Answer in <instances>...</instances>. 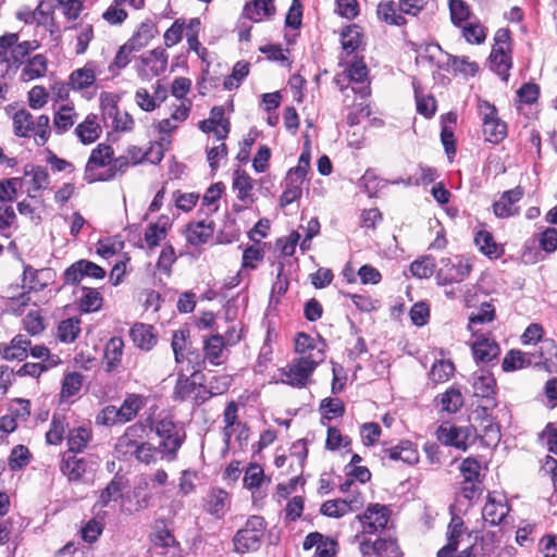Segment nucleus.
<instances>
[{"mask_svg": "<svg viewBox=\"0 0 557 557\" xmlns=\"http://www.w3.org/2000/svg\"><path fill=\"white\" fill-rule=\"evenodd\" d=\"M448 9L453 25L461 27L471 17V9L465 0H449Z\"/></svg>", "mask_w": 557, "mask_h": 557, "instance_id": "nucleus-43", "label": "nucleus"}, {"mask_svg": "<svg viewBox=\"0 0 557 557\" xmlns=\"http://www.w3.org/2000/svg\"><path fill=\"white\" fill-rule=\"evenodd\" d=\"M509 512V507L506 504L503 495L490 493L487 500L482 509V517L490 525L500 524Z\"/></svg>", "mask_w": 557, "mask_h": 557, "instance_id": "nucleus-18", "label": "nucleus"}, {"mask_svg": "<svg viewBox=\"0 0 557 557\" xmlns=\"http://www.w3.org/2000/svg\"><path fill=\"white\" fill-rule=\"evenodd\" d=\"M199 374L200 373L197 370H194L190 376L178 373V377L173 391V398L180 401L186 400L196 391V380Z\"/></svg>", "mask_w": 557, "mask_h": 557, "instance_id": "nucleus-31", "label": "nucleus"}, {"mask_svg": "<svg viewBox=\"0 0 557 557\" xmlns=\"http://www.w3.org/2000/svg\"><path fill=\"white\" fill-rule=\"evenodd\" d=\"M140 74L144 77H156L165 72L168 66V54L162 48L153 49L141 55Z\"/></svg>", "mask_w": 557, "mask_h": 557, "instance_id": "nucleus-19", "label": "nucleus"}, {"mask_svg": "<svg viewBox=\"0 0 557 557\" xmlns=\"http://www.w3.org/2000/svg\"><path fill=\"white\" fill-rule=\"evenodd\" d=\"M168 226V219H161L157 223H152L147 227L145 232V240L150 248L158 246L165 237Z\"/></svg>", "mask_w": 557, "mask_h": 557, "instance_id": "nucleus-51", "label": "nucleus"}, {"mask_svg": "<svg viewBox=\"0 0 557 557\" xmlns=\"http://www.w3.org/2000/svg\"><path fill=\"white\" fill-rule=\"evenodd\" d=\"M157 34L156 23L151 20H146L139 25L137 32L128 41L139 50L147 46Z\"/></svg>", "mask_w": 557, "mask_h": 557, "instance_id": "nucleus-39", "label": "nucleus"}, {"mask_svg": "<svg viewBox=\"0 0 557 557\" xmlns=\"http://www.w3.org/2000/svg\"><path fill=\"white\" fill-rule=\"evenodd\" d=\"M123 485L121 479L113 478L104 490H102L99 499L95 506L104 508L110 502L116 500L122 496Z\"/></svg>", "mask_w": 557, "mask_h": 557, "instance_id": "nucleus-50", "label": "nucleus"}, {"mask_svg": "<svg viewBox=\"0 0 557 557\" xmlns=\"http://www.w3.org/2000/svg\"><path fill=\"white\" fill-rule=\"evenodd\" d=\"M97 120V115L90 113L75 127L74 133L82 144L88 145L99 138L101 134V127Z\"/></svg>", "mask_w": 557, "mask_h": 557, "instance_id": "nucleus-22", "label": "nucleus"}, {"mask_svg": "<svg viewBox=\"0 0 557 557\" xmlns=\"http://www.w3.org/2000/svg\"><path fill=\"white\" fill-rule=\"evenodd\" d=\"M233 189L237 191V198L245 203H252L253 199V181L245 172L236 170L233 177Z\"/></svg>", "mask_w": 557, "mask_h": 557, "instance_id": "nucleus-27", "label": "nucleus"}, {"mask_svg": "<svg viewBox=\"0 0 557 557\" xmlns=\"http://www.w3.org/2000/svg\"><path fill=\"white\" fill-rule=\"evenodd\" d=\"M454 371L455 366L451 361L440 360L432 366L429 376L433 383H443L453 375Z\"/></svg>", "mask_w": 557, "mask_h": 557, "instance_id": "nucleus-54", "label": "nucleus"}, {"mask_svg": "<svg viewBox=\"0 0 557 557\" xmlns=\"http://www.w3.org/2000/svg\"><path fill=\"white\" fill-rule=\"evenodd\" d=\"M154 430L156 434L161 438V453L170 461L176 459L177 451L186 438L184 428L173 420L165 418L156 423Z\"/></svg>", "mask_w": 557, "mask_h": 557, "instance_id": "nucleus-4", "label": "nucleus"}, {"mask_svg": "<svg viewBox=\"0 0 557 557\" xmlns=\"http://www.w3.org/2000/svg\"><path fill=\"white\" fill-rule=\"evenodd\" d=\"M91 438V431L87 428L78 426L70 430L67 435L69 449L65 453H82L87 447Z\"/></svg>", "mask_w": 557, "mask_h": 557, "instance_id": "nucleus-34", "label": "nucleus"}, {"mask_svg": "<svg viewBox=\"0 0 557 557\" xmlns=\"http://www.w3.org/2000/svg\"><path fill=\"white\" fill-rule=\"evenodd\" d=\"M48 60L44 54H36L30 58L24 65L21 78L24 82L34 81L46 75Z\"/></svg>", "mask_w": 557, "mask_h": 557, "instance_id": "nucleus-30", "label": "nucleus"}, {"mask_svg": "<svg viewBox=\"0 0 557 557\" xmlns=\"http://www.w3.org/2000/svg\"><path fill=\"white\" fill-rule=\"evenodd\" d=\"M284 265L282 263L277 267L276 280L272 285L270 301L277 302L280 297L283 296L288 289V278L284 275Z\"/></svg>", "mask_w": 557, "mask_h": 557, "instance_id": "nucleus-63", "label": "nucleus"}, {"mask_svg": "<svg viewBox=\"0 0 557 557\" xmlns=\"http://www.w3.org/2000/svg\"><path fill=\"white\" fill-rule=\"evenodd\" d=\"M540 361H534V364H543L544 368L549 372H557V345L553 339L541 341L540 346Z\"/></svg>", "mask_w": 557, "mask_h": 557, "instance_id": "nucleus-32", "label": "nucleus"}, {"mask_svg": "<svg viewBox=\"0 0 557 557\" xmlns=\"http://www.w3.org/2000/svg\"><path fill=\"white\" fill-rule=\"evenodd\" d=\"M97 462L90 457H77V454L63 453L61 455L60 471L70 482H79L84 474L94 470Z\"/></svg>", "mask_w": 557, "mask_h": 557, "instance_id": "nucleus-13", "label": "nucleus"}, {"mask_svg": "<svg viewBox=\"0 0 557 557\" xmlns=\"http://www.w3.org/2000/svg\"><path fill=\"white\" fill-rule=\"evenodd\" d=\"M84 375L79 372H69L64 375L60 396L62 399H69L78 394L83 386Z\"/></svg>", "mask_w": 557, "mask_h": 557, "instance_id": "nucleus-44", "label": "nucleus"}, {"mask_svg": "<svg viewBox=\"0 0 557 557\" xmlns=\"http://www.w3.org/2000/svg\"><path fill=\"white\" fill-rule=\"evenodd\" d=\"M459 470L463 478L462 481H481V465L475 458L463 459Z\"/></svg>", "mask_w": 557, "mask_h": 557, "instance_id": "nucleus-60", "label": "nucleus"}, {"mask_svg": "<svg viewBox=\"0 0 557 557\" xmlns=\"http://www.w3.org/2000/svg\"><path fill=\"white\" fill-rule=\"evenodd\" d=\"M96 82L95 65L88 62L84 67L73 71L70 75V83L76 90L90 87Z\"/></svg>", "mask_w": 557, "mask_h": 557, "instance_id": "nucleus-36", "label": "nucleus"}, {"mask_svg": "<svg viewBox=\"0 0 557 557\" xmlns=\"http://www.w3.org/2000/svg\"><path fill=\"white\" fill-rule=\"evenodd\" d=\"M78 114L73 106L62 104L53 116V126L58 134H64L75 124Z\"/></svg>", "mask_w": 557, "mask_h": 557, "instance_id": "nucleus-29", "label": "nucleus"}, {"mask_svg": "<svg viewBox=\"0 0 557 557\" xmlns=\"http://www.w3.org/2000/svg\"><path fill=\"white\" fill-rule=\"evenodd\" d=\"M138 50L129 41L123 45L115 54L113 62L110 64L109 70H122L126 67L131 62V54L133 51Z\"/></svg>", "mask_w": 557, "mask_h": 557, "instance_id": "nucleus-62", "label": "nucleus"}, {"mask_svg": "<svg viewBox=\"0 0 557 557\" xmlns=\"http://www.w3.org/2000/svg\"><path fill=\"white\" fill-rule=\"evenodd\" d=\"M275 13L274 0H251L245 5V15L252 22L269 18Z\"/></svg>", "mask_w": 557, "mask_h": 557, "instance_id": "nucleus-25", "label": "nucleus"}, {"mask_svg": "<svg viewBox=\"0 0 557 557\" xmlns=\"http://www.w3.org/2000/svg\"><path fill=\"white\" fill-rule=\"evenodd\" d=\"M320 512L330 518H341L349 512L347 499H331L321 505Z\"/></svg>", "mask_w": 557, "mask_h": 557, "instance_id": "nucleus-56", "label": "nucleus"}, {"mask_svg": "<svg viewBox=\"0 0 557 557\" xmlns=\"http://www.w3.org/2000/svg\"><path fill=\"white\" fill-rule=\"evenodd\" d=\"M14 134L18 137H30L34 135L35 143L44 146L51 133L50 119L46 114L34 117L30 112L25 109L18 110L13 116Z\"/></svg>", "mask_w": 557, "mask_h": 557, "instance_id": "nucleus-1", "label": "nucleus"}, {"mask_svg": "<svg viewBox=\"0 0 557 557\" xmlns=\"http://www.w3.org/2000/svg\"><path fill=\"white\" fill-rule=\"evenodd\" d=\"M398 11L393 2L380 3L377 7L380 20L391 25L401 26L406 23V18Z\"/></svg>", "mask_w": 557, "mask_h": 557, "instance_id": "nucleus-53", "label": "nucleus"}, {"mask_svg": "<svg viewBox=\"0 0 557 557\" xmlns=\"http://www.w3.org/2000/svg\"><path fill=\"white\" fill-rule=\"evenodd\" d=\"M74 29L77 32L76 54H83L86 52L89 42L94 38L92 26L90 24H78Z\"/></svg>", "mask_w": 557, "mask_h": 557, "instance_id": "nucleus-61", "label": "nucleus"}, {"mask_svg": "<svg viewBox=\"0 0 557 557\" xmlns=\"http://www.w3.org/2000/svg\"><path fill=\"white\" fill-rule=\"evenodd\" d=\"M471 269V264L459 257L442 258L440 260V269L436 272L437 284L460 283L469 276Z\"/></svg>", "mask_w": 557, "mask_h": 557, "instance_id": "nucleus-9", "label": "nucleus"}, {"mask_svg": "<svg viewBox=\"0 0 557 557\" xmlns=\"http://www.w3.org/2000/svg\"><path fill=\"white\" fill-rule=\"evenodd\" d=\"M124 342L121 337H112L104 349V361L108 371L115 369L123 356Z\"/></svg>", "mask_w": 557, "mask_h": 557, "instance_id": "nucleus-40", "label": "nucleus"}, {"mask_svg": "<svg viewBox=\"0 0 557 557\" xmlns=\"http://www.w3.org/2000/svg\"><path fill=\"white\" fill-rule=\"evenodd\" d=\"M29 460L30 453L28 448L24 445H17L11 451L9 457V467L13 471L21 470L28 465Z\"/></svg>", "mask_w": 557, "mask_h": 557, "instance_id": "nucleus-57", "label": "nucleus"}, {"mask_svg": "<svg viewBox=\"0 0 557 557\" xmlns=\"http://www.w3.org/2000/svg\"><path fill=\"white\" fill-rule=\"evenodd\" d=\"M442 409L448 413H456L463 406V396L458 388L450 387L441 395Z\"/></svg>", "mask_w": 557, "mask_h": 557, "instance_id": "nucleus-49", "label": "nucleus"}, {"mask_svg": "<svg viewBox=\"0 0 557 557\" xmlns=\"http://www.w3.org/2000/svg\"><path fill=\"white\" fill-rule=\"evenodd\" d=\"M213 232L214 230L211 222L207 223L206 221H200L190 223L187 225L186 238L190 245L199 246L207 243L213 235Z\"/></svg>", "mask_w": 557, "mask_h": 557, "instance_id": "nucleus-28", "label": "nucleus"}, {"mask_svg": "<svg viewBox=\"0 0 557 557\" xmlns=\"http://www.w3.org/2000/svg\"><path fill=\"white\" fill-rule=\"evenodd\" d=\"M474 243L479 250L491 259H497L504 252L503 248L497 245L493 235L487 231H479L474 236Z\"/></svg>", "mask_w": 557, "mask_h": 557, "instance_id": "nucleus-33", "label": "nucleus"}, {"mask_svg": "<svg viewBox=\"0 0 557 557\" xmlns=\"http://www.w3.org/2000/svg\"><path fill=\"white\" fill-rule=\"evenodd\" d=\"M533 354L522 352L520 350H510L503 360L504 371H515L531 366Z\"/></svg>", "mask_w": 557, "mask_h": 557, "instance_id": "nucleus-41", "label": "nucleus"}, {"mask_svg": "<svg viewBox=\"0 0 557 557\" xmlns=\"http://www.w3.org/2000/svg\"><path fill=\"white\" fill-rule=\"evenodd\" d=\"M65 418L60 414H54L50 422V428L46 433V442L49 445H59L64 438L66 429Z\"/></svg>", "mask_w": 557, "mask_h": 557, "instance_id": "nucleus-48", "label": "nucleus"}, {"mask_svg": "<svg viewBox=\"0 0 557 557\" xmlns=\"http://www.w3.org/2000/svg\"><path fill=\"white\" fill-rule=\"evenodd\" d=\"M391 510L381 504H370L362 515L356 518L361 523L363 534H375L383 531L389 520Z\"/></svg>", "mask_w": 557, "mask_h": 557, "instance_id": "nucleus-11", "label": "nucleus"}, {"mask_svg": "<svg viewBox=\"0 0 557 557\" xmlns=\"http://www.w3.org/2000/svg\"><path fill=\"white\" fill-rule=\"evenodd\" d=\"M523 194L524 191L520 186L504 191L500 198L493 205L494 214L499 219H507L519 214L517 203L522 199Z\"/></svg>", "mask_w": 557, "mask_h": 557, "instance_id": "nucleus-16", "label": "nucleus"}, {"mask_svg": "<svg viewBox=\"0 0 557 557\" xmlns=\"http://www.w3.org/2000/svg\"><path fill=\"white\" fill-rule=\"evenodd\" d=\"M462 27V36L469 44H482L486 38V28L476 23H468Z\"/></svg>", "mask_w": 557, "mask_h": 557, "instance_id": "nucleus-59", "label": "nucleus"}, {"mask_svg": "<svg viewBox=\"0 0 557 557\" xmlns=\"http://www.w3.org/2000/svg\"><path fill=\"white\" fill-rule=\"evenodd\" d=\"M81 321L77 318H70L60 322L58 337L63 343H73L81 333Z\"/></svg>", "mask_w": 557, "mask_h": 557, "instance_id": "nucleus-46", "label": "nucleus"}, {"mask_svg": "<svg viewBox=\"0 0 557 557\" xmlns=\"http://www.w3.org/2000/svg\"><path fill=\"white\" fill-rule=\"evenodd\" d=\"M30 344V339L25 334H17L14 336L9 344L11 359L18 361L26 359Z\"/></svg>", "mask_w": 557, "mask_h": 557, "instance_id": "nucleus-47", "label": "nucleus"}, {"mask_svg": "<svg viewBox=\"0 0 557 557\" xmlns=\"http://www.w3.org/2000/svg\"><path fill=\"white\" fill-rule=\"evenodd\" d=\"M362 34L356 24L343 28L341 33L342 47L347 53L355 52L361 45Z\"/></svg>", "mask_w": 557, "mask_h": 557, "instance_id": "nucleus-42", "label": "nucleus"}, {"mask_svg": "<svg viewBox=\"0 0 557 557\" xmlns=\"http://www.w3.org/2000/svg\"><path fill=\"white\" fill-rule=\"evenodd\" d=\"M322 360L323 351L321 349H318L317 354L295 358L286 368L281 369L282 383L298 388L305 387L318 363Z\"/></svg>", "mask_w": 557, "mask_h": 557, "instance_id": "nucleus-2", "label": "nucleus"}, {"mask_svg": "<svg viewBox=\"0 0 557 557\" xmlns=\"http://www.w3.org/2000/svg\"><path fill=\"white\" fill-rule=\"evenodd\" d=\"M471 384L473 395L481 398L480 407L485 411L494 409L497 405L496 401V381L493 374L485 370L480 369L471 376Z\"/></svg>", "mask_w": 557, "mask_h": 557, "instance_id": "nucleus-6", "label": "nucleus"}, {"mask_svg": "<svg viewBox=\"0 0 557 557\" xmlns=\"http://www.w3.org/2000/svg\"><path fill=\"white\" fill-rule=\"evenodd\" d=\"M222 190V183L213 184L207 189L202 198V206L207 208V213H212L218 210V201L221 197Z\"/></svg>", "mask_w": 557, "mask_h": 557, "instance_id": "nucleus-64", "label": "nucleus"}, {"mask_svg": "<svg viewBox=\"0 0 557 557\" xmlns=\"http://www.w3.org/2000/svg\"><path fill=\"white\" fill-rule=\"evenodd\" d=\"M106 276V271L100 265L86 260L81 259L71 264L63 273L64 284L76 285L84 277H90L101 280Z\"/></svg>", "mask_w": 557, "mask_h": 557, "instance_id": "nucleus-14", "label": "nucleus"}, {"mask_svg": "<svg viewBox=\"0 0 557 557\" xmlns=\"http://www.w3.org/2000/svg\"><path fill=\"white\" fill-rule=\"evenodd\" d=\"M83 296L79 299V308L84 312L98 311L102 306V296L95 289L89 287H83Z\"/></svg>", "mask_w": 557, "mask_h": 557, "instance_id": "nucleus-52", "label": "nucleus"}, {"mask_svg": "<svg viewBox=\"0 0 557 557\" xmlns=\"http://www.w3.org/2000/svg\"><path fill=\"white\" fill-rule=\"evenodd\" d=\"M472 352L478 362L488 363L497 358L500 349L495 341L486 337H479L472 344Z\"/></svg>", "mask_w": 557, "mask_h": 557, "instance_id": "nucleus-23", "label": "nucleus"}, {"mask_svg": "<svg viewBox=\"0 0 557 557\" xmlns=\"http://www.w3.org/2000/svg\"><path fill=\"white\" fill-rule=\"evenodd\" d=\"M206 358L211 364L219 366L222 363L221 357L224 348L223 337L213 335L205 342Z\"/></svg>", "mask_w": 557, "mask_h": 557, "instance_id": "nucleus-45", "label": "nucleus"}, {"mask_svg": "<svg viewBox=\"0 0 557 557\" xmlns=\"http://www.w3.org/2000/svg\"><path fill=\"white\" fill-rule=\"evenodd\" d=\"M145 406V398L138 394H128L119 409L122 423L133 420Z\"/></svg>", "mask_w": 557, "mask_h": 557, "instance_id": "nucleus-38", "label": "nucleus"}, {"mask_svg": "<svg viewBox=\"0 0 557 557\" xmlns=\"http://www.w3.org/2000/svg\"><path fill=\"white\" fill-rule=\"evenodd\" d=\"M152 542L156 547L164 549L162 554L168 557H180L178 543L165 527H157Z\"/></svg>", "mask_w": 557, "mask_h": 557, "instance_id": "nucleus-24", "label": "nucleus"}, {"mask_svg": "<svg viewBox=\"0 0 557 557\" xmlns=\"http://www.w3.org/2000/svg\"><path fill=\"white\" fill-rule=\"evenodd\" d=\"M203 510L216 519L223 518L231 508V498L226 491L211 488L203 497Z\"/></svg>", "mask_w": 557, "mask_h": 557, "instance_id": "nucleus-17", "label": "nucleus"}, {"mask_svg": "<svg viewBox=\"0 0 557 557\" xmlns=\"http://www.w3.org/2000/svg\"><path fill=\"white\" fill-rule=\"evenodd\" d=\"M24 288L28 292H40L53 281L54 273L49 268L36 270L30 265L24 267Z\"/></svg>", "mask_w": 557, "mask_h": 557, "instance_id": "nucleus-20", "label": "nucleus"}, {"mask_svg": "<svg viewBox=\"0 0 557 557\" xmlns=\"http://www.w3.org/2000/svg\"><path fill=\"white\" fill-rule=\"evenodd\" d=\"M189 335V331L185 329L177 330L173 333L172 337V348L175 357L176 363H182L185 360L184 351L187 350V357L189 363H198L200 358L198 352L191 351L187 348V336Z\"/></svg>", "mask_w": 557, "mask_h": 557, "instance_id": "nucleus-21", "label": "nucleus"}, {"mask_svg": "<svg viewBox=\"0 0 557 557\" xmlns=\"http://www.w3.org/2000/svg\"><path fill=\"white\" fill-rule=\"evenodd\" d=\"M265 531L264 519L260 516H251L244 528L238 530L233 537L235 552L245 554L260 548Z\"/></svg>", "mask_w": 557, "mask_h": 557, "instance_id": "nucleus-5", "label": "nucleus"}, {"mask_svg": "<svg viewBox=\"0 0 557 557\" xmlns=\"http://www.w3.org/2000/svg\"><path fill=\"white\" fill-rule=\"evenodd\" d=\"M24 175L30 176L32 188L28 190L29 196L34 197L32 193H37L45 189L50 184L48 171L39 165L27 164L24 169Z\"/></svg>", "mask_w": 557, "mask_h": 557, "instance_id": "nucleus-35", "label": "nucleus"}, {"mask_svg": "<svg viewBox=\"0 0 557 557\" xmlns=\"http://www.w3.org/2000/svg\"><path fill=\"white\" fill-rule=\"evenodd\" d=\"M134 344L145 350H150L157 344L153 327L144 323H136L129 331Z\"/></svg>", "mask_w": 557, "mask_h": 557, "instance_id": "nucleus-26", "label": "nucleus"}, {"mask_svg": "<svg viewBox=\"0 0 557 557\" xmlns=\"http://www.w3.org/2000/svg\"><path fill=\"white\" fill-rule=\"evenodd\" d=\"M100 107L106 126L117 132H128L133 128V117L126 111L119 110L117 101L113 95H102Z\"/></svg>", "mask_w": 557, "mask_h": 557, "instance_id": "nucleus-7", "label": "nucleus"}, {"mask_svg": "<svg viewBox=\"0 0 557 557\" xmlns=\"http://www.w3.org/2000/svg\"><path fill=\"white\" fill-rule=\"evenodd\" d=\"M480 113L483 121V134L487 141L493 144L500 143L507 134V125L497 116L496 108L490 102L480 104Z\"/></svg>", "mask_w": 557, "mask_h": 557, "instance_id": "nucleus-10", "label": "nucleus"}, {"mask_svg": "<svg viewBox=\"0 0 557 557\" xmlns=\"http://www.w3.org/2000/svg\"><path fill=\"white\" fill-rule=\"evenodd\" d=\"M38 47L39 42L37 40L17 41L10 52V55H8V60L4 62L8 63L9 67L18 69L22 65L24 58L32 51L38 49Z\"/></svg>", "mask_w": 557, "mask_h": 557, "instance_id": "nucleus-37", "label": "nucleus"}, {"mask_svg": "<svg viewBox=\"0 0 557 557\" xmlns=\"http://www.w3.org/2000/svg\"><path fill=\"white\" fill-rule=\"evenodd\" d=\"M471 431L467 426H456L450 423H443L436 431L437 440L445 446H453L461 450L468 448V441Z\"/></svg>", "mask_w": 557, "mask_h": 557, "instance_id": "nucleus-15", "label": "nucleus"}, {"mask_svg": "<svg viewBox=\"0 0 557 557\" xmlns=\"http://www.w3.org/2000/svg\"><path fill=\"white\" fill-rule=\"evenodd\" d=\"M344 74L349 83L360 85L351 87L342 86L341 91L345 94V98L349 97V91L358 95L361 99L368 98L370 96L371 89L368 82V67L362 61L354 62L350 66H348Z\"/></svg>", "mask_w": 557, "mask_h": 557, "instance_id": "nucleus-12", "label": "nucleus"}, {"mask_svg": "<svg viewBox=\"0 0 557 557\" xmlns=\"http://www.w3.org/2000/svg\"><path fill=\"white\" fill-rule=\"evenodd\" d=\"M265 481L263 468L258 463H250L244 476V485L250 491L259 488Z\"/></svg>", "mask_w": 557, "mask_h": 557, "instance_id": "nucleus-55", "label": "nucleus"}, {"mask_svg": "<svg viewBox=\"0 0 557 557\" xmlns=\"http://www.w3.org/2000/svg\"><path fill=\"white\" fill-rule=\"evenodd\" d=\"M112 157L113 149L111 146L103 144L98 145V147L91 151L86 163L84 178L88 183L112 180V174H107V170L104 172H98L100 168H104L111 163Z\"/></svg>", "mask_w": 557, "mask_h": 557, "instance_id": "nucleus-8", "label": "nucleus"}, {"mask_svg": "<svg viewBox=\"0 0 557 557\" xmlns=\"http://www.w3.org/2000/svg\"><path fill=\"white\" fill-rule=\"evenodd\" d=\"M490 62L492 71L507 82L512 66L511 37L508 28H499L495 33Z\"/></svg>", "mask_w": 557, "mask_h": 557, "instance_id": "nucleus-3", "label": "nucleus"}, {"mask_svg": "<svg viewBox=\"0 0 557 557\" xmlns=\"http://www.w3.org/2000/svg\"><path fill=\"white\" fill-rule=\"evenodd\" d=\"M434 260L429 256L418 259L410 264V272L419 278L430 277L434 273Z\"/></svg>", "mask_w": 557, "mask_h": 557, "instance_id": "nucleus-58", "label": "nucleus"}]
</instances>
